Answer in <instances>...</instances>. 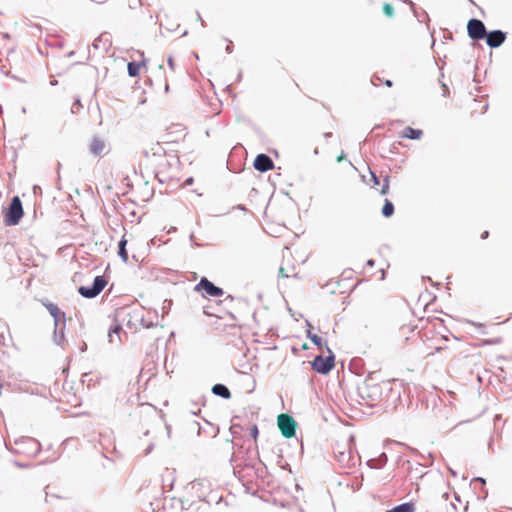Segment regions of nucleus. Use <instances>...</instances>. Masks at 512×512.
<instances>
[{
  "label": "nucleus",
  "mask_w": 512,
  "mask_h": 512,
  "mask_svg": "<svg viewBox=\"0 0 512 512\" xmlns=\"http://www.w3.org/2000/svg\"><path fill=\"white\" fill-rule=\"evenodd\" d=\"M415 328L416 327L411 325V324H403V325H401V327L399 328L400 336H403L407 340L408 339V334L414 332Z\"/></svg>",
  "instance_id": "22"
},
{
  "label": "nucleus",
  "mask_w": 512,
  "mask_h": 512,
  "mask_svg": "<svg viewBox=\"0 0 512 512\" xmlns=\"http://www.w3.org/2000/svg\"><path fill=\"white\" fill-rule=\"evenodd\" d=\"M433 354H434V352L427 353L428 356L433 355Z\"/></svg>",
  "instance_id": "38"
},
{
  "label": "nucleus",
  "mask_w": 512,
  "mask_h": 512,
  "mask_svg": "<svg viewBox=\"0 0 512 512\" xmlns=\"http://www.w3.org/2000/svg\"><path fill=\"white\" fill-rule=\"evenodd\" d=\"M381 213L386 218H389L394 214V205L390 200L385 199Z\"/></svg>",
  "instance_id": "20"
},
{
  "label": "nucleus",
  "mask_w": 512,
  "mask_h": 512,
  "mask_svg": "<svg viewBox=\"0 0 512 512\" xmlns=\"http://www.w3.org/2000/svg\"><path fill=\"white\" fill-rule=\"evenodd\" d=\"M468 35L473 40H480L486 36V28L484 23L478 19H471L467 24Z\"/></svg>",
  "instance_id": "9"
},
{
  "label": "nucleus",
  "mask_w": 512,
  "mask_h": 512,
  "mask_svg": "<svg viewBox=\"0 0 512 512\" xmlns=\"http://www.w3.org/2000/svg\"><path fill=\"white\" fill-rule=\"evenodd\" d=\"M41 303L48 310L50 315L54 318L55 326H57L58 323L62 319H64V317H65L64 312H62L56 304H54L48 300H42Z\"/></svg>",
  "instance_id": "13"
},
{
  "label": "nucleus",
  "mask_w": 512,
  "mask_h": 512,
  "mask_svg": "<svg viewBox=\"0 0 512 512\" xmlns=\"http://www.w3.org/2000/svg\"><path fill=\"white\" fill-rule=\"evenodd\" d=\"M479 480H480V483H485L484 479L480 478Z\"/></svg>",
  "instance_id": "37"
},
{
  "label": "nucleus",
  "mask_w": 512,
  "mask_h": 512,
  "mask_svg": "<svg viewBox=\"0 0 512 512\" xmlns=\"http://www.w3.org/2000/svg\"><path fill=\"white\" fill-rule=\"evenodd\" d=\"M178 149H166L160 141L143 144L141 155L146 167L151 168L161 182L175 178L180 168Z\"/></svg>",
  "instance_id": "1"
},
{
  "label": "nucleus",
  "mask_w": 512,
  "mask_h": 512,
  "mask_svg": "<svg viewBox=\"0 0 512 512\" xmlns=\"http://www.w3.org/2000/svg\"><path fill=\"white\" fill-rule=\"evenodd\" d=\"M254 168L260 172H267L274 168V163L266 154H259L254 160Z\"/></svg>",
  "instance_id": "11"
},
{
  "label": "nucleus",
  "mask_w": 512,
  "mask_h": 512,
  "mask_svg": "<svg viewBox=\"0 0 512 512\" xmlns=\"http://www.w3.org/2000/svg\"><path fill=\"white\" fill-rule=\"evenodd\" d=\"M105 150H106V143L103 139L96 136L90 140L89 151L93 156H95V157L101 156L105 153Z\"/></svg>",
  "instance_id": "14"
},
{
  "label": "nucleus",
  "mask_w": 512,
  "mask_h": 512,
  "mask_svg": "<svg viewBox=\"0 0 512 512\" xmlns=\"http://www.w3.org/2000/svg\"><path fill=\"white\" fill-rule=\"evenodd\" d=\"M235 301V298L231 295H228L225 299H224V302H229V303H234Z\"/></svg>",
  "instance_id": "30"
},
{
  "label": "nucleus",
  "mask_w": 512,
  "mask_h": 512,
  "mask_svg": "<svg viewBox=\"0 0 512 512\" xmlns=\"http://www.w3.org/2000/svg\"><path fill=\"white\" fill-rule=\"evenodd\" d=\"M423 134V131L420 130V129H414L410 126L406 127L402 133H401V137L403 138H407V139H411V140H416V139H420L421 136Z\"/></svg>",
  "instance_id": "16"
},
{
  "label": "nucleus",
  "mask_w": 512,
  "mask_h": 512,
  "mask_svg": "<svg viewBox=\"0 0 512 512\" xmlns=\"http://www.w3.org/2000/svg\"><path fill=\"white\" fill-rule=\"evenodd\" d=\"M121 9H134L140 5V0H116Z\"/></svg>",
  "instance_id": "19"
},
{
  "label": "nucleus",
  "mask_w": 512,
  "mask_h": 512,
  "mask_svg": "<svg viewBox=\"0 0 512 512\" xmlns=\"http://www.w3.org/2000/svg\"><path fill=\"white\" fill-rule=\"evenodd\" d=\"M363 395L370 399L372 402L381 399L382 388L380 384L373 382H366L363 387Z\"/></svg>",
  "instance_id": "10"
},
{
  "label": "nucleus",
  "mask_w": 512,
  "mask_h": 512,
  "mask_svg": "<svg viewBox=\"0 0 512 512\" xmlns=\"http://www.w3.org/2000/svg\"><path fill=\"white\" fill-rule=\"evenodd\" d=\"M169 64H170V66L172 67L173 62H172V60H171V59H169Z\"/></svg>",
  "instance_id": "36"
},
{
  "label": "nucleus",
  "mask_w": 512,
  "mask_h": 512,
  "mask_svg": "<svg viewBox=\"0 0 512 512\" xmlns=\"http://www.w3.org/2000/svg\"><path fill=\"white\" fill-rule=\"evenodd\" d=\"M370 174H371V180H372L373 184L379 185L380 181H379V178L375 175V173L370 171Z\"/></svg>",
  "instance_id": "28"
},
{
  "label": "nucleus",
  "mask_w": 512,
  "mask_h": 512,
  "mask_svg": "<svg viewBox=\"0 0 512 512\" xmlns=\"http://www.w3.org/2000/svg\"><path fill=\"white\" fill-rule=\"evenodd\" d=\"M486 42L492 48L499 47L506 39V34L500 30L486 33Z\"/></svg>",
  "instance_id": "12"
},
{
  "label": "nucleus",
  "mask_w": 512,
  "mask_h": 512,
  "mask_svg": "<svg viewBox=\"0 0 512 512\" xmlns=\"http://www.w3.org/2000/svg\"><path fill=\"white\" fill-rule=\"evenodd\" d=\"M489 236V232L488 231H484L482 234H481V239H486L488 238Z\"/></svg>",
  "instance_id": "32"
},
{
  "label": "nucleus",
  "mask_w": 512,
  "mask_h": 512,
  "mask_svg": "<svg viewBox=\"0 0 512 512\" xmlns=\"http://www.w3.org/2000/svg\"><path fill=\"white\" fill-rule=\"evenodd\" d=\"M310 339H311V340H312V342H313L314 344H316L317 346H319V347H321V346H322V339H321L319 336H317V335H312V336H310Z\"/></svg>",
  "instance_id": "26"
},
{
  "label": "nucleus",
  "mask_w": 512,
  "mask_h": 512,
  "mask_svg": "<svg viewBox=\"0 0 512 512\" xmlns=\"http://www.w3.org/2000/svg\"><path fill=\"white\" fill-rule=\"evenodd\" d=\"M329 355L322 357L321 355L316 356L311 362L312 369L321 374H328L335 365V357L330 349H328Z\"/></svg>",
  "instance_id": "5"
},
{
  "label": "nucleus",
  "mask_w": 512,
  "mask_h": 512,
  "mask_svg": "<svg viewBox=\"0 0 512 512\" xmlns=\"http://www.w3.org/2000/svg\"><path fill=\"white\" fill-rule=\"evenodd\" d=\"M346 159V155L344 152H342L338 157H337V162H340L342 160H345Z\"/></svg>",
  "instance_id": "31"
},
{
  "label": "nucleus",
  "mask_w": 512,
  "mask_h": 512,
  "mask_svg": "<svg viewBox=\"0 0 512 512\" xmlns=\"http://www.w3.org/2000/svg\"><path fill=\"white\" fill-rule=\"evenodd\" d=\"M212 392L217 395V396H220L224 399H230L231 398V392L230 390L223 384H215L213 387H212Z\"/></svg>",
  "instance_id": "17"
},
{
  "label": "nucleus",
  "mask_w": 512,
  "mask_h": 512,
  "mask_svg": "<svg viewBox=\"0 0 512 512\" xmlns=\"http://www.w3.org/2000/svg\"><path fill=\"white\" fill-rule=\"evenodd\" d=\"M383 12L387 17H392L394 15V8L390 3H385L383 5Z\"/></svg>",
  "instance_id": "24"
},
{
  "label": "nucleus",
  "mask_w": 512,
  "mask_h": 512,
  "mask_svg": "<svg viewBox=\"0 0 512 512\" xmlns=\"http://www.w3.org/2000/svg\"><path fill=\"white\" fill-rule=\"evenodd\" d=\"M384 84H385L387 87H391V86H392V81H390V80H386V81L384 82Z\"/></svg>",
  "instance_id": "33"
},
{
  "label": "nucleus",
  "mask_w": 512,
  "mask_h": 512,
  "mask_svg": "<svg viewBox=\"0 0 512 512\" xmlns=\"http://www.w3.org/2000/svg\"><path fill=\"white\" fill-rule=\"evenodd\" d=\"M108 281L104 276H97L92 286H80L78 292L85 298H94L106 287Z\"/></svg>",
  "instance_id": "4"
},
{
  "label": "nucleus",
  "mask_w": 512,
  "mask_h": 512,
  "mask_svg": "<svg viewBox=\"0 0 512 512\" xmlns=\"http://www.w3.org/2000/svg\"><path fill=\"white\" fill-rule=\"evenodd\" d=\"M24 216L22 202L18 196H14L7 209L3 211L4 224L6 226H16Z\"/></svg>",
  "instance_id": "3"
},
{
  "label": "nucleus",
  "mask_w": 512,
  "mask_h": 512,
  "mask_svg": "<svg viewBox=\"0 0 512 512\" xmlns=\"http://www.w3.org/2000/svg\"><path fill=\"white\" fill-rule=\"evenodd\" d=\"M415 504L413 502H406L398 506L393 507L386 512H415Z\"/></svg>",
  "instance_id": "18"
},
{
  "label": "nucleus",
  "mask_w": 512,
  "mask_h": 512,
  "mask_svg": "<svg viewBox=\"0 0 512 512\" xmlns=\"http://www.w3.org/2000/svg\"><path fill=\"white\" fill-rule=\"evenodd\" d=\"M297 423L292 416L280 414L278 416V427L285 438H292L296 433Z\"/></svg>",
  "instance_id": "8"
},
{
  "label": "nucleus",
  "mask_w": 512,
  "mask_h": 512,
  "mask_svg": "<svg viewBox=\"0 0 512 512\" xmlns=\"http://www.w3.org/2000/svg\"><path fill=\"white\" fill-rule=\"evenodd\" d=\"M195 291L201 292L203 296L206 297H221L224 294L223 289L215 286L211 281L207 278H202L198 284H196Z\"/></svg>",
  "instance_id": "7"
},
{
  "label": "nucleus",
  "mask_w": 512,
  "mask_h": 512,
  "mask_svg": "<svg viewBox=\"0 0 512 512\" xmlns=\"http://www.w3.org/2000/svg\"><path fill=\"white\" fill-rule=\"evenodd\" d=\"M187 136L188 130L186 126L181 123H172L166 128L161 143L177 147L185 142Z\"/></svg>",
  "instance_id": "2"
},
{
  "label": "nucleus",
  "mask_w": 512,
  "mask_h": 512,
  "mask_svg": "<svg viewBox=\"0 0 512 512\" xmlns=\"http://www.w3.org/2000/svg\"><path fill=\"white\" fill-rule=\"evenodd\" d=\"M121 331V327L119 325H115L110 331H109V339L110 342L114 341V335H118Z\"/></svg>",
  "instance_id": "25"
},
{
  "label": "nucleus",
  "mask_w": 512,
  "mask_h": 512,
  "mask_svg": "<svg viewBox=\"0 0 512 512\" xmlns=\"http://www.w3.org/2000/svg\"><path fill=\"white\" fill-rule=\"evenodd\" d=\"M389 189H390V177H389V176H386V177L383 179V185H382V188H381V190H380V194H381V195H386V194H388Z\"/></svg>",
  "instance_id": "23"
},
{
  "label": "nucleus",
  "mask_w": 512,
  "mask_h": 512,
  "mask_svg": "<svg viewBox=\"0 0 512 512\" xmlns=\"http://www.w3.org/2000/svg\"><path fill=\"white\" fill-rule=\"evenodd\" d=\"M251 436L254 438V440L257 439L259 431L256 425H253L250 429Z\"/></svg>",
  "instance_id": "27"
},
{
  "label": "nucleus",
  "mask_w": 512,
  "mask_h": 512,
  "mask_svg": "<svg viewBox=\"0 0 512 512\" xmlns=\"http://www.w3.org/2000/svg\"><path fill=\"white\" fill-rule=\"evenodd\" d=\"M293 253L291 250L287 249V251L283 254L282 265L280 266L279 273L284 278H297L299 277V271L295 264L292 263Z\"/></svg>",
  "instance_id": "6"
},
{
  "label": "nucleus",
  "mask_w": 512,
  "mask_h": 512,
  "mask_svg": "<svg viewBox=\"0 0 512 512\" xmlns=\"http://www.w3.org/2000/svg\"><path fill=\"white\" fill-rule=\"evenodd\" d=\"M227 315L233 320V321H237L238 320V317L232 312V311H228L227 312Z\"/></svg>",
  "instance_id": "29"
},
{
  "label": "nucleus",
  "mask_w": 512,
  "mask_h": 512,
  "mask_svg": "<svg viewBox=\"0 0 512 512\" xmlns=\"http://www.w3.org/2000/svg\"><path fill=\"white\" fill-rule=\"evenodd\" d=\"M126 244H127V240L123 237L121 239V241L119 242V251H118V254L119 256L121 257V259L124 261V262H127L128 261V253H127V250H126Z\"/></svg>",
  "instance_id": "21"
},
{
  "label": "nucleus",
  "mask_w": 512,
  "mask_h": 512,
  "mask_svg": "<svg viewBox=\"0 0 512 512\" xmlns=\"http://www.w3.org/2000/svg\"><path fill=\"white\" fill-rule=\"evenodd\" d=\"M147 63L146 60H141L139 62H129L127 65L128 74L131 77H138L142 69L146 68Z\"/></svg>",
  "instance_id": "15"
},
{
  "label": "nucleus",
  "mask_w": 512,
  "mask_h": 512,
  "mask_svg": "<svg viewBox=\"0 0 512 512\" xmlns=\"http://www.w3.org/2000/svg\"><path fill=\"white\" fill-rule=\"evenodd\" d=\"M443 349H444L443 347H439V346H438V347H436V348H435V351H436V352H439V351H441V350H443Z\"/></svg>",
  "instance_id": "34"
},
{
  "label": "nucleus",
  "mask_w": 512,
  "mask_h": 512,
  "mask_svg": "<svg viewBox=\"0 0 512 512\" xmlns=\"http://www.w3.org/2000/svg\"><path fill=\"white\" fill-rule=\"evenodd\" d=\"M368 264L372 266L374 264L373 260H369Z\"/></svg>",
  "instance_id": "35"
}]
</instances>
